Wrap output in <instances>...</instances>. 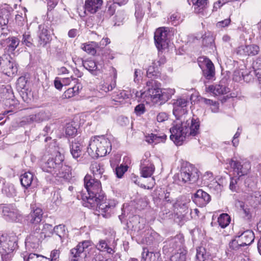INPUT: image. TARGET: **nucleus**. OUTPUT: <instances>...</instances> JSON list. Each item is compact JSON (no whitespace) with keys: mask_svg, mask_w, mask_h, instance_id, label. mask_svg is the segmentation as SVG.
<instances>
[{"mask_svg":"<svg viewBox=\"0 0 261 261\" xmlns=\"http://www.w3.org/2000/svg\"><path fill=\"white\" fill-rule=\"evenodd\" d=\"M200 122L198 119L176 120L170 129V139L176 145H181L187 137L195 136L199 133Z\"/></svg>","mask_w":261,"mask_h":261,"instance_id":"obj_1","label":"nucleus"},{"mask_svg":"<svg viewBox=\"0 0 261 261\" xmlns=\"http://www.w3.org/2000/svg\"><path fill=\"white\" fill-rule=\"evenodd\" d=\"M160 83L157 81L150 80L146 82L145 91L141 94L142 97H150L154 102H160V104L164 103L174 94L175 90L172 89L160 88Z\"/></svg>","mask_w":261,"mask_h":261,"instance_id":"obj_2","label":"nucleus"},{"mask_svg":"<svg viewBox=\"0 0 261 261\" xmlns=\"http://www.w3.org/2000/svg\"><path fill=\"white\" fill-rule=\"evenodd\" d=\"M84 185L87 192L88 196L83 197L85 202H88L94 206L96 203L95 199H101L102 194L104 193L102 190L100 181L96 178H92L90 175H86L84 178Z\"/></svg>","mask_w":261,"mask_h":261,"instance_id":"obj_3","label":"nucleus"},{"mask_svg":"<svg viewBox=\"0 0 261 261\" xmlns=\"http://www.w3.org/2000/svg\"><path fill=\"white\" fill-rule=\"evenodd\" d=\"M111 150L110 141L103 136L94 137L90 142L87 148L88 154L92 158L105 156Z\"/></svg>","mask_w":261,"mask_h":261,"instance_id":"obj_4","label":"nucleus"},{"mask_svg":"<svg viewBox=\"0 0 261 261\" xmlns=\"http://www.w3.org/2000/svg\"><path fill=\"white\" fill-rule=\"evenodd\" d=\"M178 184L182 185L186 183L191 184L197 180L199 177L198 171L193 165L186 163L181 168L178 174Z\"/></svg>","mask_w":261,"mask_h":261,"instance_id":"obj_5","label":"nucleus"},{"mask_svg":"<svg viewBox=\"0 0 261 261\" xmlns=\"http://www.w3.org/2000/svg\"><path fill=\"white\" fill-rule=\"evenodd\" d=\"M92 242L90 241H84L80 242L74 248L70 251L71 261H85L88 257Z\"/></svg>","mask_w":261,"mask_h":261,"instance_id":"obj_6","label":"nucleus"},{"mask_svg":"<svg viewBox=\"0 0 261 261\" xmlns=\"http://www.w3.org/2000/svg\"><path fill=\"white\" fill-rule=\"evenodd\" d=\"M173 106V114L176 120H185L188 115L187 106L189 103L188 98L180 97L172 100Z\"/></svg>","mask_w":261,"mask_h":261,"instance_id":"obj_7","label":"nucleus"},{"mask_svg":"<svg viewBox=\"0 0 261 261\" xmlns=\"http://www.w3.org/2000/svg\"><path fill=\"white\" fill-rule=\"evenodd\" d=\"M64 156L60 152H56L55 158H49L41 165L42 169L46 172L55 174L61 167V162H63Z\"/></svg>","mask_w":261,"mask_h":261,"instance_id":"obj_8","label":"nucleus"},{"mask_svg":"<svg viewBox=\"0 0 261 261\" xmlns=\"http://www.w3.org/2000/svg\"><path fill=\"white\" fill-rule=\"evenodd\" d=\"M190 202L189 199L182 197L178 199L174 204L175 208L177 210V218L181 223H184L188 219L187 214L189 212V207Z\"/></svg>","mask_w":261,"mask_h":261,"instance_id":"obj_9","label":"nucleus"},{"mask_svg":"<svg viewBox=\"0 0 261 261\" xmlns=\"http://www.w3.org/2000/svg\"><path fill=\"white\" fill-rule=\"evenodd\" d=\"M17 239L16 236L4 235V240L0 242V253L2 255L12 252L17 247Z\"/></svg>","mask_w":261,"mask_h":261,"instance_id":"obj_10","label":"nucleus"},{"mask_svg":"<svg viewBox=\"0 0 261 261\" xmlns=\"http://www.w3.org/2000/svg\"><path fill=\"white\" fill-rule=\"evenodd\" d=\"M95 200V198H94ZM96 203L93 206L92 204L88 203V202H85L84 205L86 206L92 208H95L99 212L107 213L113 208L116 205V202L115 200H110L109 201H105V195L102 194V198L101 199H96Z\"/></svg>","mask_w":261,"mask_h":261,"instance_id":"obj_11","label":"nucleus"},{"mask_svg":"<svg viewBox=\"0 0 261 261\" xmlns=\"http://www.w3.org/2000/svg\"><path fill=\"white\" fill-rule=\"evenodd\" d=\"M44 238L40 232V228L38 226H34L33 230L25 240V245L33 249L39 247L40 243Z\"/></svg>","mask_w":261,"mask_h":261,"instance_id":"obj_12","label":"nucleus"},{"mask_svg":"<svg viewBox=\"0 0 261 261\" xmlns=\"http://www.w3.org/2000/svg\"><path fill=\"white\" fill-rule=\"evenodd\" d=\"M167 28H160L154 32V42L158 49L160 50L167 46Z\"/></svg>","mask_w":261,"mask_h":261,"instance_id":"obj_13","label":"nucleus"},{"mask_svg":"<svg viewBox=\"0 0 261 261\" xmlns=\"http://www.w3.org/2000/svg\"><path fill=\"white\" fill-rule=\"evenodd\" d=\"M11 60H3L0 61V69L2 72L8 76L17 73V64L15 60L10 57Z\"/></svg>","mask_w":261,"mask_h":261,"instance_id":"obj_14","label":"nucleus"},{"mask_svg":"<svg viewBox=\"0 0 261 261\" xmlns=\"http://www.w3.org/2000/svg\"><path fill=\"white\" fill-rule=\"evenodd\" d=\"M20 43L19 39L16 37H9L6 39L0 40L2 47L5 48L6 51L15 56V50Z\"/></svg>","mask_w":261,"mask_h":261,"instance_id":"obj_15","label":"nucleus"},{"mask_svg":"<svg viewBox=\"0 0 261 261\" xmlns=\"http://www.w3.org/2000/svg\"><path fill=\"white\" fill-rule=\"evenodd\" d=\"M229 165L234 172L240 177L246 175L251 168V165L249 162L242 163L238 161H234L233 159L229 161Z\"/></svg>","mask_w":261,"mask_h":261,"instance_id":"obj_16","label":"nucleus"},{"mask_svg":"<svg viewBox=\"0 0 261 261\" xmlns=\"http://www.w3.org/2000/svg\"><path fill=\"white\" fill-rule=\"evenodd\" d=\"M48 28V25L45 23L40 24L38 27V43L40 46H44L51 40Z\"/></svg>","mask_w":261,"mask_h":261,"instance_id":"obj_17","label":"nucleus"},{"mask_svg":"<svg viewBox=\"0 0 261 261\" xmlns=\"http://www.w3.org/2000/svg\"><path fill=\"white\" fill-rule=\"evenodd\" d=\"M3 214L6 220L11 221H16L19 216L16 207L12 204L4 206L3 208Z\"/></svg>","mask_w":261,"mask_h":261,"instance_id":"obj_18","label":"nucleus"},{"mask_svg":"<svg viewBox=\"0 0 261 261\" xmlns=\"http://www.w3.org/2000/svg\"><path fill=\"white\" fill-rule=\"evenodd\" d=\"M150 3L146 1L136 0L135 2V16L138 20H141L143 18L145 11L144 9L147 8L149 11L150 9Z\"/></svg>","mask_w":261,"mask_h":261,"instance_id":"obj_19","label":"nucleus"},{"mask_svg":"<svg viewBox=\"0 0 261 261\" xmlns=\"http://www.w3.org/2000/svg\"><path fill=\"white\" fill-rule=\"evenodd\" d=\"M236 238L239 239V242L243 247L250 245L254 241V233L252 230H247L243 232L239 231Z\"/></svg>","mask_w":261,"mask_h":261,"instance_id":"obj_20","label":"nucleus"},{"mask_svg":"<svg viewBox=\"0 0 261 261\" xmlns=\"http://www.w3.org/2000/svg\"><path fill=\"white\" fill-rule=\"evenodd\" d=\"M210 195L201 189L197 191L194 194L193 201L198 204L199 206L203 207L206 205L211 200Z\"/></svg>","mask_w":261,"mask_h":261,"instance_id":"obj_21","label":"nucleus"},{"mask_svg":"<svg viewBox=\"0 0 261 261\" xmlns=\"http://www.w3.org/2000/svg\"><path fill=\"white\" fill-rule=\"evenodd\" d=\"M203 59V61L205 65V67H202L201 65H199L202 69L203 74L204 76L207 80L212 79L215 75V67L212 62L206 58H201L200 59Z\"/></svg>","mask_w":261,"mask_h":261,"instance_id":"obj_22","label":"nucleus"},{"mask_svg":"<svg viewBox=\"0 0 261 261\" xmlns=\"http://www.w3.org/2000/svg\"><path fill=\"white\" fill-rule=\"evenodd\" d=\"M154 165L149 160L143 159L141 161L140 170L141 176L146 178L150 177L154 171Z\"/></svg>","mask_w":261,"mask_h":261,"instance_id":"obj_23","label":"nucleus"},{"mask_svg":"<svg viewBox=\"0 0 261 261\" xmlns=\"http://www.w3.org/2000/svg\"><path fill=\"white\" fill-rule=\"evenodd\" d=\"M90 169L92 171L94 178H100L102 180H106L108 176L103 174L105 169L103 165L96 162H92L90 166Z\"/></svg>","mask_w":261,"mask_h":261,"instance_id":"obj_24","label":"nucleus"},{"mask_svg":"<svg viewBox=\"0 0 261 261\" xmlns=\"http://www.w3.org/2000/svg\"><path fill=\"white\" fill-rule=\"evenodd\" d=\"M182 244V241L178 238H172L164 242L163 251L167 254L172 251L174 249L180 247Z\"/></svg>","mask_w":261,"mask_h":261,"instance_id":"obj_25","label":"nucleus"},{"mask_svg":"<svg viewBox=\"0 0 261 261\" xmlns=\"http://www.w3.org/2000/svg\"><path fill=\"white\" fill-rule=\"evenodd\" d=\"M42 209L37 207L28 215L27 220L29 223L38 226L42 220Z\"/></svg>","mask_w":261,"mask_h":261,"instance_id":"obj_26","label":"nucleus"},{"mask_svg":"<svg viewBox=\"0 0 261 261\" xmlns=\"http://www.w3.org/2000/svg\"><path fill=\"white\" fill-rule=\"evenodd\" d=\"M141 256V261H162L159 252L149 251L147 248H143Z\"/></svg>","mask_w":261,"mask_h":261,"instance_id":"obj_27","label":"nucleus"},{"mask_svg":"<svg viewBox=\"0 0 261 261\" xmlns=\"http://www.w3.org/2000/svg\"><path fill=\"white\" fill-rule=\"evenodd\" d=\"M102 3V0H86L85 10L91 14L95 13L100 9Z\"/></svg>","mask_w":261,"mask_h":261,"instance_id":"obj_28","label":"nucleus"},{"mask_svg":"<svg viewBox=\"0 0 261 261\" xmlns=\"http://www.w3.org/2000/svg\"><path fill=\"white\" fill-rule=\"evenodd\" d=\"M49 119V115L44 111H40L39 112L29 116L27 118V121L28 123L40 122Z\"/></svg>","mask_w":261,"mask_h":261,"instance_id":"obj_29","label":"nucleus"},{"mask_svg":"<svg viewBox=\"0 0 261 261\" xmlns=\"http://www.w3.org/2000/svg\"><path fill=\"white\" fill-rule=\"evenodd\" d=\"M144 228V225H142L139 227L138 230V235L140 236L141 241L143 243H146L147 244H150L153 241V238L151 236V230L145 229L142 231V229Z\"/></svg>","mask_w":261,"mask_h":261,"instance_id":"obj_30","label":"nucleus"},{"mask_svg":"<svg viewBox=\"0 0 261 261\" xmlns=\"http://www.w3.org/2000/svg\"><path fill=\"white\" fill-rule=\"evenodd\" d=\"M207 92H211L215 95L224 94L228 92V88L221 85H211L206 88Z\"/></svg>","mask_w":261,"mask_h":261,"instance_id":"obj_31","label":"nucleus"},{"mask_svg":"<svg viewBox=\"0 0 261 261\" xmlns=\"http://www.w3.org/2000/svg\"><path fill=\"white\" fill-rule=\"evenodd\" d=\"M193 2L194 11L197 14H203V11L207 7L208 0H191Z\"/></svg>","mask_w":261,"mask_h":261,"instance_id":"obj_32","label":"nucleus"},{"mask_svg":"<svg viewBox=\"0 0 261 261\" xmlns=\"http://www.w3.org/2000/svg\"><path fill=\"white\" fill-rule=\"evenodd\" d=\"M20 180L21 185L25 188L30 187L35 181L33 174L30 172H25L22 174Z\"/></svg>","mask_w":261,"mask_h":261,"instance_id":"obj_33","label":"nucleus"},{"mask_svg":"<svg viewBox=\"0 0 261 261\" xmlns=\"http://www.w3.org/2000/svg\"><path fill=\"white\" fill-rule=\"evenodd\" d=\"M129 94L128 91L119 90L114 92L112 94L113 101L121 103L125 99L129 98Z\"/></svg>","mask_w":261,"mask_h":261,"instance_id":"obj_34","label":"nucleus"},{"mask_svg":"<svg viewBox=\"0 0 261 261\" xmlns=\"http://www.w3.org/2000/svg\"><path fill=\"white\" fill-rule=\"evenodd\" d=\"M11 11L6 8L0 10V28L7 25L11 17Z\"/></svg>","mask_w":261,"mask_h":261,"instance_id":"obj_35","label":"nucleus"},{"mask_svg":"<svg viewBox=\"0 0 261 261\" xmlns=\"http://www.w3.org/2000/svg\"><path fill=\"white\" fill-rule=\"evenodd\" d=\"M59 168L55 173L57 176L66 179L70 177L71 169L69 166L63 165V162H61V167Z\"/></svg>","mask_w":261,"mask_h":261,"instance_id":"obj_36","label":"nucleus"},{"mask_svg":"<svg viewBox=\"0 0 261 261\" xmlns=\"http://www.w3.org/2000/svg\"><path fill=\"white\" fill-rule=\"evenodd\" d=\"M82 145L79 142H72L70 145V152L74 159H77L82 153Z\"/></svg>","mask_w":261,"mask_h":261,"instance_id":"obj_37","label":"nucleus"},{"mask_svg":"<svg viewBox=\"0 0 261 261\" xmlns=\"http://www.w3.org/2000/svg\"><path fill=\"white\" fill-rule=\"evenodd\" d=\"M58 236L61 242L68 237V231L64 225L60 224L54 227V232Z\"/></svg>","mask_w":261,"mask_h":261,"instance_id":"obj_38","label":"nucleus"},{"mask_svg":"<svg viewBox=\"0 0 261 261\" xmlns=\"http://www.w3.org/2000/svg\"><path fill=\"white\" fill-rule=\"evenodd\" d=\"M188 251L184 248H179L177 252L170 257L171 261H186Z\"/></svg>","mask_w":261,"mask_h":261,"instance_id":"obj_39","label":"nucleus"},{"mask_svg":"<svg viewBox=\"0 0 261 261\" xmlns=\"http://www.w3.org/2000/svg\"><path fill=\"white\" fill-rule=\"evenodd\" d=\"M98 47V44L95 42L85 43L82 45V49L91 55H94L96 54V49Z\"/></svg>","mask_w":261,"mask_h":261,"instance_id":"obj_40","label":"nucleus"},{"mask_svg":"<svg viewBox=\"0 0 261 261\" xmlns=\"http://www.w3.org/2000/svg\"><path fill=\"white\" fill-rule=\"evenodd\" d=\"M83 64L84 68L89 71L93 75H96L97 71L99 70L98 65L94 61H85Z\"/></svg>","mask_w":261,"mask_h":261,"instance_id":"obj_41","label":"nucleus"},{"mask_svg":"<svg viewBox=\"0 0 261 261\" xmlns=\"http://www.w3.org/2000/svg\"><path fill=\"white\" fill-rule=\"evenodd\" d=\"M78 124L75 122L67 123L65 127V134L69 137H74L76 134Z\"/></svg>","mask_w":261,"mask_h":261,"instance_id":"obj_42","label":"nucleus"},{"mask_svg":"<svg viewBox=\"0 0 261 261\" xmlns=\"http://www.w3.org/2000/svg\"><path fill=\"white\" fill-rule=\"evenodd\" d=\"M166 138V136L163 135L161 136H158L156 134H151L148 136H146V141L149 144L154 143L157 144L160 143L161 141H164Z\"/></svg>","mask_w":261,"mask_h":261,"instance_id":"obj_43","label":"nucleus"},{"mask_svg":"<svg viewBox=\"0 0 261 261\" xmlns=\"http://www.w3.org/2000/svg\"><path fill=\"white\" fill-rule=\"evenodd\" d=\"M147 76L148 78H157L160 75V72L159 67L156 65L152 64L150 66L146 72Z\"/></svg>","mask_w":261,"mask_h":261,"instance_id":"obj_44","label":"nucleus"},{"mask_svg":"<svg viewBox=\"0 0 261 261\" xmlns=\"http://www.w3.org/2000/svg\"><path fill=\"white\" fill-rule=\"evenodd\" d=\"M230 222V216L226 213L222 214L218 219V222L221 227L224 228L227 227Z\"/></svg>","mask_w":261,"mask_h":261,"instance_id":"obj_45","label":"nucleus"},{"mask_svg":"<svg viewBox=\"0 0 261 261\" xmlns=\"http://www.w3.org/2000/svg\"><path fill=\"white\" fill-rule=\"evenodd\" d=\"M54 232V227L51 224L45 223L43 225V228L40 232L42 233L43 237H50Z\"/></svg>","mask_w":261,"mask_h":261,"instance_id":"obj_46","label":"nucleus"},{"mask_svg":"<svg viewBox=\"0 0 261 261\" xmlns=\"http://www.w3.org/2000/svg\"><path fill=\"white\" fill-rule=\"evenodd\" d=\"M116 75L115 74L114 76V81L112 82L111 83H104L103 84H102L100 85V89L101 91H104L105 92L107 93L109 91H112L113 89H114L116 86Z\"/></svg>","mask_w":261,"mask_h":261,"instance_id":"obj_47","label":"nucleus"},{"mask_svg":"<svg viewBox=\"0 0 261 261\" xmlns=\"http://www.w3.org/2000/svg\"><path fill=\"white\" fill-rule=\"evenodd\" d=\"M196 251L195 261H207V255L203 247H199L197 249Z\"/></svg>","mask_w":261,"mask_h":261,"instance_id":"obj_48","label":"nucleus"},{"mask_svg":"<svg viewBox=\"0 0 261 261\" xmlns=\"http://www.w3.org/2000/svg\"><path fill=\"white\" fill-rule=\"evenodd\" d=\"M96 248L100 251H106L109 253L114 252L113 249L109 246L105 240L99 241V243L96 245Z\"/></svg>","mask_w":261,"mask_h":261,"instance_id":"obj_49","label":"nucleus"},{"mask_svg":"<svg viewBox=\"0 0 261 261\" xmlns=\"http://www.w3.org/2000/svg\"><path fill=\"white\" fill-rule=\"evenodd\" d=\"M79 86H74L72 88H68L64 92V97L69 98L77 95L79 93Z\"/></svg>","mask_w":261,"mask_h":261,"instance_id":"obj_50","label":"nucleus"},{"mask_svg":"<svg viewBox=\"0 0 261 261\" xmlns=\"http://www.w3.org/2000/svg\"><path fill=\"white\" fill-rule=\"evenodd\" d=\"M33 39L30 32H25L22 35L21 43L28 47H31L33 45Z\"/></svg>","mask_w":261,"mask_h":261,"instance_id":"obj_51","label":"nucleus"},{"mask_svg":"<svg viewBox=\"0 0 261 261\" xmlns=\"http://www.w3.org/2000/svg\"><path fill=\"white\" fill-rule=\"evenodd\" d=\"M248 56H255L258 54L259 47L255 44L248 45Z\"/></svg>","mask_w":261,"mask_h":261,"instance_id":"obj_52","label":"nucleus"},{"mask_svg":"<svg viewBox=\"0 0 261 261\" xmlns=\"http://www.w3.org/2000/svg\"><path fill=\"white\" fill-rule=\"evenodd\" d=\"M248 45H242L238 47L236 49L237 55L241 56H248Z\"/></svg>","mask_w":261,"mask_h":261,"instance_id":"obj_53","label":"nucleus"},{"mask_svg":"<svg viewBox=\"0 0 261 261\" xmlns=\"http://www.w3.org/2000/svg\"><path fill=\"white\" fill-rule=\"evenodd\" d=\"M128 166L127 165L123 166L121 165L115 169V172L118 178H121L123 175L124 173L127 170Z\"/></svg>","mask_w":261,"mask_h":261,"instance_id":"obj_54","label":"nucleus"},{"mask_svg":"<svg viewBox=\"0 0 261 261\" xmlns=\"http://www.w3.org/2000/svg\"><path fill=\"white\" fill-rule=\"evenodd\" d=\"M229 247L232 250H239L240 248L243 247L242 244L239 243V239L236 238L234 240H231L229 243Z\"/></svg>","mask_w":261,"mask_h":261,"instance_id":"obj_55","label":"nucleus"},{"mask_svg":"<svg viewBox=\"0 0 261 261\" xmlns=\"http://www.w3.org/2000/svg\"><path fill=\"white\" fill-rule=\"evenodd\" d=\"M244 75V71L241 70H236L233 74V80L236 82H240L242 79L243 80V76Z\"/></svg>","mask_w":261,"mask_h":261,"instance_id":"obj_56","label":"nucleus"},{"mask_svg":"<svg viewBox=\"0 0 261 261\" xmlns=\"http://www.w3.org/2000/svg\"><path fill=\"white\" fill-rule=\"evenodd\" d=\"M253 72H261V57H258L252 64Z\"/></svg>","mask_w":261,"mask_h":261,"instance_id":"obj_57","label":"nucleus"},{"mask_svg":"<svg viewBox=\"0 0 261 261\" xmlns=\"http://www.w3.org/2000/svg\"><path fill=\"white\" fill-rule=\"evenodd\" d=\"M145 112V107L144 104H139L135 108L134 112L137 116H141Z\"/></svg>","mask_w":261,"mask_h":261,"instance_id":"obj_58","label":"nucleus"},{"mask_svg":"<svg viewBox=\"0 0 261 261\" xmlns=\"http://www.w3.org/2000/svg\"><path fill=\"white\" fill-rule=\"evenodd\" d=\"M254 75H255V74L253 73V71L249 72L245 71L243 80L247 83L250 82L253 80Z\"/></svg>","mask_w":261,"mask_h":261,"instance_id":"obj_59","label":"nucleus"},{"mask_svg":"<svg viewBox=\"0 0 261 261\" xmlns=\"http://www.w3.org/2000/svg\"><path fill=\"white\" fill-rule=\"evenodd\" d=\"M10 30L8 29L7 25L6 27H2L0 28V38L1 40L2 39H6V38L10 34Z\"/></svg>","mask_w":261,"mask_h":261,"instance_id":"obj_60","label":"nucleus"},{"mask_svg":"<svg viewBox=\"0 0 261 261\" xmlns=\"http://www.w3.org/2000/svg\"><path fill=\"white\" fill-rule=\"evenodd\" d=\"M180 18L179 14L177 13H175L171 15L170 21L173 25H176L180 21Z\"/></svg>","mask_w":261,"mask_h":261,"instance_id":"obj_61","label":"nucleus"},{"mask_svg":"<svg viewBox=\"0 0 261 261\" xmlns=\"http://www.w3.org/2000/svg\"><path fill=\"white\" fill-rule=\"evenodd\" d=\"M5 191L8 197L13 196L16 195V190L13 186H9L7 188H6Z\"/></svg>","mask_w":261,"mask_h":261,"instance_id":"obj_62","label":"nucleus"},{"mask_svg":"<svg viewBox=\"0 0 261 261\" xmlns=\"http://www.w3.org/2000/svg\"><path fill=\"white\" fill-rule=\"evenodd\" d=\"M41 256L42 255H38L35 253H30L27 259L25 260L24 257V260L25 261H40V257H41Z\"/></svg>","mask_w":261,"mask_h":261,"instance_id":"obj_63","label":"nucleus"},{"mask_svg":"<svg viewBox=\"0 0 261 261\" xmlns=\"http://www.w3.org/2000/svg\"><path fill=\"white\" fill-rule=\"evenodd\" d=\"M168 118V115L165 112L160 113L156 117V120L159 122H162L167 120Z\"/></svg>","mask_w":261,"mask_h":261,"instance_id":"obj_64","label":"nucleus"}]
</instances>
